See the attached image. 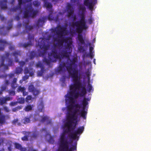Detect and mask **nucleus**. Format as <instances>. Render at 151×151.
Listing matches in <instances>:
<instances>
[{"label":"nucleus","mask_w":151,"mask_h":151,"mask_svg":"<svg viewBox=\"0 0 151 151\" xmlns=\"http://www.w3.org/2000/svg\"><path fill=\"white\" fill-rule=\"evenodd\" d=\"M76 83L70 86L69 92L65 96V102L69 104L67 106L68 112H71L75 107L74 99H77L79 96L83 97L87 93L85 86L80 85L78 81Z\"/></svg>","instance_id":"f257e3e1"},{"label":"nucleus","mask_w":151,"mask_h":151,"mask_svg":"<svg viewBox=\"0 0 151 151\" xmlns=\"http://www.w3.org/2000/svg\"><path fill=\"white\" fill-rule=\"evenodd\" d=\"M47 41L46 39L43 38H40L39 40L38 44L40 49L43 50V51L38 50L39 55L44 57L43 60V62L46 63V64L50 66L52 62H55L57 59H60V55L57 53V50L54 49L52 50L50 53V56H52L54 59H51L50 57H49V59L46 58L45 56L46 55L47 50L50 48V45L47 44Z\"/></svg>","instance_id":"f03ea898"},{"label":"nucleus","mask_w":151,"mask_h":151,"mask_svg":"<svg viewBox=\"0 0 151 151\" xmlns=\"http://www.w3.org/2000/svg\"><path fill=\"white\" fill-rule=\"evenodd\" d=\"M70 64L69 66L66 67V69L70 76L73 79V83H76L77 82H79L81 85L80 81V75L79 74L78 70V69L72 67V65H74L75 67L77 66V65L76 64L78 62V59L77 58L75 57L72 60H70Z\"/></svg>","instance_id":"7ed1b4c3"},{"label":"nucleus","mask_w":151,"mask_h":151,"mask_svg":"<svg viewBox=\"0 0 151 151\" xmlns=\"http://www.w3.org/2000/svg\"><path fill=\"white\" fill-rule=\"evenodd\" d=\"M81 16V19L80 20L73 22L71 25V26L73 28L76 27V32L79 34L81 33L83 30H86L88 28L85 21L84 13H82Z\"/></svg>","instance_id":"20e7f679"},{"label":"nucleus","mask_w":151,"mask_h":151,"mask_svg":"<svg viewBox=\"0 0 151 151\" xmlns=\"http://www.w3.org/2000/svg\"><path fill=\"white\" fill-rule=\"evenodd\" d=\"M38 13L37 10H34L32 6L31 3L27 4L24 8L23 17L25 18L35 17Z\"/></svg>","instance_id":"39448f33"},{"label":"nucleus","mask_w":151,"mask_h":151,"mask_svg":"<svg viewBox=\"0 0 151 151\" xmlns=\"http://www.w3.org/2000/svg\"><path fill=\"white\" fill-rule=\"evenodd\" d=\"M52 32L55 33L58 38L62 37L67 35L68 33L66 27H63L60 25H58L54 29H52Z\"/></svg>","instance_id":"423d86ee"},{"label":"nucleus","mask_w":151,"mask_h":151,"mask_svg":"<svg viewBox=\"0 0 151 151\" xmlns=\"http://www.w3.org/2000/svg\"><path fill=\"white\" fill-rule=\"evenodd\" d=\"M72 45H67L65 47V49L63 50L60 53L61 58H66L68 59H70V56L72 51Z\"/></svg>","instance_id":"0eeeda50"},{"label":"nucleus","mask_w":151,"mask_h":151,"mask_svg":"<svg viewBox=\"0 0 151 151\" xmlns=\"http://www.w3.org/2000/svg\"><path fill=\"white\" fill-rule=\"evenodd\" d=\"M82 104L83 106L80 111L79 114L84 119H86L88 111V108H86V106L88 104V102L84 98L82 101Z\"/></svg>","instance_id":"6e6552de"},{"label":"nucleus","mask_w":151,"mask_h":151,"mask_svg":"<svg viewBox=\"0 0 151 151\" xmlns=\"http://www.w3.org/2000/svg\"><path fill=\"white\" fill-rule=\"evenodd\" d=\"M8 45H9V48L10 50H15V47L12 42H8L5 40L0 39V51H3L5 47Z\"/></svg>","instance_id":"1a4fd4ad"},{"label":"nucleus","mask_w":151,"mask_h":151,"mask_svg":"<svg viewBox=\"0 0 151 151\" xmlns=\"http://www.w3.org/2000/svg\"><path fill=\"white\" fill-rule=\"evenodd\" d=\"M84 129V127L81 126L78 127L77 129L73 133H71L69 136L70 138L73 139H78L79 136L78 135H80L83 132Z\"/></svg>","instance_id":"9d476101"},{"label":"nucleus","mask_w":151,"mask_h":151,"mask_svg":"<svg viewBox=\"0 0 151 151\" xmlns=\"http://www.w3.org/2000/svg\"><path fill=\"white\" fill-rule=\"evenodd\" d=\"M9 56V53L7 52H6L5 56H2L1 57V60L0 61V71L2 70L4 71L5 70H8L9 68L8 66L4 64L5 59L8 58Z\"/></svg>","instance_id":"9b49d317"},{"label":"nucleus","mask_w":151,"mask_h":151,"mask_svg":"<svg viewBox=\"0 0 151 151\" xmlns=\"http://www.w3.org/2000/svg\"><path fill=\"white\" fill-rule=\"evenodd\" d=\"M60 39L55 40L58 42L59 46H62L64 42L67 44V45H72V41L71 38L70 37H66L64 38L62 37L59 38Z\"/></svg>","instance_id":"f8f14e48"},{"label":"nucleus","mask_w":151,"mask_h":151,"mask_svg":"<svg viewBox=\"0 0 151 151\" xmlns=\"http://www.w3.org/2000/svg\"><path fill=\"white\" fill-rule=\"evenodd\" d=\"M68 116H67V122L65 124V126L67 127V129L65 130L64 132L65 133H69L70 132L71 130H73L74 128V127H72V124L73 123L74 120L73 119L71 118L68 119Z\"/></svg>","instance_id":"ddd939ff"},{"label":"nucleus","mask_w":151,"mask_h":151,"mask_svg":"<svg viewBox=\"0 0 151 151\" xmlns=\"http://www.w3.org/2000/svg\"><path fill=\"white\" fill-rule=\"evenodd\" d=\"M27 39L29 40V42L27 43L23 44L22 43H19V47H22L26 48L27 47H29L33 45L32 42L34 41V38L33 36L31 35L29 33L27 37Z\"/></svg>","instance_id":"4468645a"},{"label":"nucleus","mask_w":151,"mask_h":151,"mask_svg":"<svg viewBox=\"0 0 151 151\" xmlns=\"http://www.w3.org/2000/svg\"><path fill=\"white\" fill-rule=\"evenodd\" d=\"M29 91L32 93L35 98L40 93V90L35 88L32 84H30L28 86Z\"/></svg>","instance_id":"2eb2a0df"},{"label":"nucleus","mask_w":151,"mask_h":151,"mask_svg":"<svg viewBox=\"0 0 151 151\" xmlns=\"http://www.w3.org/2000/svg\"><path fill=\"white\" fill-rule=\"evenodd\" d=\"M64 133L62 134L60 137L59 142V147H60L64 145L66 146V144L69 143L67 139L65 138V133L64 131Z\"/></svg>","instance_id":"dca6fc26"},{"label":"nucleus","mask_w":151,"mask_h":151,"mask_svg":"<svg viewBox=\"0 0 151 151\" xmlns=\"http://www.w3.org/2000/svg\"><path fill=\"white\" fill-rule=\"evenodd\" d=\"M79 111V109H75L73 111H71V112H68L67 116L68 119L71 118L73 119V120H76L77 119V116H76L77 112Z\"/></svg>","instance_id":"f3484780"},{"label":"nucleus","mask_w":151,"mask_h":151,"mask_svg":"<svg viewBox=\"0 0 151 151\" xmlns=\"http://www.w3.org/2000/svg\"><path fill=\"white\" fill-rule=\"evenodd\" d=\"M84 4L88 6L90 9L92 10L95 4H96V0L89 1V0H84Z\"/></svg>","instance_id":"a211bd4d"},{"label":"nucleus","mask_w":151,"mask_h":151,"mask_svg":"<svg viewBox=\"0 0 151 151\" xmlns=\"http://www.w3.org/2000/svg\"><path fill=\"white\" fill-rule=\"evenodd\" d=\"M12 55L14 57V61L16 62H18V56H21L22 55V52L20 50H15L12 53Z\"/></svg>","instance_id":"6ab92c4d"},{"label":"nucleus","mask_w":151,"mask_h":151,"mask_svg":"<svg viewBox=\"0 0 151 151\" xmlns=\"http://www.w3.org/2000/svg\"><path fill=\"white\" fill-rule=\"evenodd\" d=\"M12 97L7 96L1 98H0V105L2 106L4 104H7V101L12 100Z\"/></svg>","instance_id":"aec40b11"},{"label":"nucleus","mask_w":151,"mask_h":151,"mask_svg":"<svg viewBox=\"0 0 151 151\" xmlns=\"http://www.w3.org/2000/svg\"><path fill=\"white\" fill-rule=\"evenodd\" d=\"M66 9L68 13V16L70 17L74 14V9L71 4L69 3L67 4Z\"/></svg>","instance_id":"412c9836"},{"label":"nucleus","mask_w":151,"mask_h":151,"mask_svg":"<svg viewBox=\"0 0 151 151\" xmlns=\"http://www.w3.org/2000/svg\"><path fill=\"white\" fill-rule=\"evenodd\" d=\"M69 143L66 144V146L64 145L60 147H59V150L60 151H73L74 149L73 147H71L69 149Z\"/></svg>","instance_id":"4be33fe9"},{"label":"nucleus","mask_w":151,"mask_h":151,"mask_svg":"<svg viewBox=\"0 0 151 151\" xmlns=\"http://www.w3.org/2000/svg\"><path fill=\"white\" fill-rule=\"evenodd\" d=\"M36 66L37 68H41L40 71L39 72V75L42 76L44 71V66L42 63L41 61H39L36 64Z\"/></svg>","instance_id":"5701e85b"},{"label":"nucleus","mask_w":151,"mask_h":151,"mask_svg":"<svg viewBox=\"0 0 151 151\" xmlns=\"http://www.w3.org/2000/svg\"><path fill=\"white\" fill-rule=\"evenodd\" d=\"M24 73L25 74H29V76H32L34 75V72L32 68H28L25 67L24 69Z\"/></svg>","instance_id":"b1692460"},{"label":"nucleus","mask_w":151,"mask_h":151,"mask_svg":"<svg viewBox=\"0 0 151 151\" xmlns=\"http://www.w3.org/2000/svg\"><path fill=\"white\" fill-rule=\"evenodd\" d=\"M46 20V18L44 17H42L41 18L39 19L37 23V25L39 27H42L43 26V24L45 22Z\"/></svg>","instance_id":"393cba45"},{"label":"nucleus","mask_w":151,"mask_h":151,"mask_svg":"<svg viewBox=\"0 0 151 151\" xmlns=\"http://www.w3.org/2000/svg\"><path fill=\"white\" fill-rule=\"evenodd\" d=\"M9 82L8 80H6L4 82V84L1 87V91H5L7 88V86L9 84Z\"/></svg>","instance_id":"a878e982"},{"label":"nucleus","mask_w":151,"mask_h":151,"mask_svg":"<svg viewBox=\"0 0 151 151\" xmlns=\"http://www.w3.org/2000/svg\"><path fill=\"white\" fill-rule=\"evenodd\" d=\"M7 0H2L0 1V6L2 9H5L7 8Z\"/></svg>","instance_id":"bb28decb"},{"label":"nucleus","mask_w":151,"mask_h":151,"mask_svg":"<svg viewBox=\"0 0 151 151\" xmlns=\"http://www.w3.org/2000/svg\"><path fill=\"white\" fill-rule=\"evenodd\" d=\"M23 134L25 135L23 137H22V140L24 141H27L28 140V137L29 135L30 134L31 132H24Z\"/></svg>","instance_id":"cd10ccee"},{"label":"nucleus","mask_w":151,"mask_h":151,"mask_svg":"<svg viewBox=\"0 0 151 151\" xmlns=\"http://www.w3.org/2000/svg\"><path fill=\"white\" fill-rule=\"evenodd\" d=\"M66 67V64L65 63H63L60 64L59 66L57 69L58 71V72H60L64 71L65 69L64 68Z\"/></svg>","instance_id":"c85d7f7f"},{"label":"nucleus","mask_w":151,"mask_h":151,"mask_svg":"<svg viewBox=\"0 0 151 151\" xmlns=\"http://www.w3.org/2000/svg\"><path fill=\"white\" fill-rule=\"evenodd\" d=\"M44 5L46 7L47 9L49 12H53L52 9V6L51 3L49 2H45V4H44Z\"/></svg>","instance_id":"c756f323"},{"label":"nucleus","mask_w":151,"mask_h":151,"mask_svg":"<svg viewBox=\"0 0 151 151\" xmlns=\"http://www.w3.org/2000/svg\"><path fill=\"white\" fill-rule=\"evenodd\" d=\"M17 78H14L12 82L11 83V86L12 89L15 90V88L17 86V84L16 83L17 82Z\"/></svg>","instance_id":"7c9ffc66"},{"label":"nucleus","mask_w":151,"mask_h":151,"mask_svg":"<svg viewBox=\"0 0 151 151\" xmlns=\"http://www.w3.org/2000/svg\"><path fill=\"white\" fill-rule=\"evenodd\" d=\"M15 147L16 149L20 150L21 151H26V148L23 147L21 145L18 143H16L15 144Z\"/></svg>","instance_id":"2f4dec72"},{"label":"nucleus","mask_w":151,"mask_h":151,"mask_svg":"<svg viewBox=\"0 0 151 151\" xmlns=\"http://www.w3.org/2000/svg\"><path fill=\"white\" fill-rule=\"evenodd\" d=\"M39 135V132L37 131H34L32 134L30 136L32 140L36 139L38 137Z\"/></svg>","instance_id":"473e14b6"},{"label":"nucleus","mask_w":151,"mask_h":151,"mask_svg":"<svg viewBox=\"0 0 151 151\" xmlns=\"http://www.w3.org/2000/svg\"><path fill=\"white\" fill-rule=\"evenodd\" d=\"M5 26L0 27V34L1 35H5L7 34V32L5 30Z\"/></svg>","instance_id":"72a5a7b5"},{"label":"nucleus","mask_w":151,"mask_h":151,"mask_svg":"<svg viewBox=\"0 0 151 151\" xmlns=\"http://www.w3.org/2000/svg\"><path fill=\"white\" fill-rule=\"evenodd\" d=\"M78 39L79 41L82 45H85V42L84 40L83 39L82 34H79L78 35Z\"/></svg>","instance_id":"f704fd0d"},{"label":"nucleus","mask_w":151,"mask_h":151,"mask_svg":"<svg viewBox=\"0 0 151 151\" xmlns=\"http://www.w3.org/2000/svg\"><path fill=\"white\" fill-rule=\"evenodd\" d=\"M34 106L33 105H28L26 106L24 109V110L26 111H29L31 110Z\"/></svg>","instance_id":"c9c22d12"},{"label":"nucleus","mask_w":151,"mask_h":151,"mask_svg":"<svg viewBox=\"0 0 151 151\" xmlns=\"http://www.w3.org/2000/svg\"><path fill=\"white\" fill-rule=\"evenodd\" d=\"M34 99L33 98H32L31 95H28L26 98V101L28 103L32 102Z\"/></svg>","instance_id":"e433bc0d"},{"label":"nucleus","mask_w":151,"mask_h":151,"mask_svg":"<svg viewBox=\"0 0 151 151\" xmlns=\"http://www.w3.org/2000/svg\"><path fill=\"white\" fill-rule=\"evenodd\" d=\"M44 108V104L42 102H41L38 106V109L39 111L42 112Z\"/></svg>","instance_id":"4c0bfd02"},{"label":"nucleus","mask_w":151,"mask_h":151,"mask_svg":"<svg viewBox=\"0 0 151 151\" xmlns=\"http://www.w3.org/2000/svg\"><path fill=\"white\" fill-rule=\"evenodd\" d=\"M22 70L23 69L22 67H18L16 68L15 73L16 74H19L22 73Z\"/></svg>","instance_id":"58836bf2"},{"label":"nucleus","mask_w":151,"mask_h":151,"mask_svg":"<svg viewBox=\"0 0 151 151\" xmlns=\"http://www.w3.org/2000/svg\"><path fill=\"white\" fill-rule=\"evenodd\" d=\"M25 28L27 33H28L29 31L33 29V27L32 26L28 25L27 24H26L25 25Z\"/></svg>","instance_id":"ea45409f"},{"label":"nucleus","mask_w":151,"mask_h":151,"mask_svg":"<svg viewBox=\"0 0 151 151\" xmlns=\"http://www.w3.org/2000/svg\"><path fill=\"white\" fill-rule=\"evenodd\" d=\"M7 76H8L9 78V79L12 78H13L14 79V78H15L14 73H10L8 75L6 74L5 76V77H6Z\"/></svg>","instance_id":"a19ab883"},{"label":"nucleus","mask_w":151,"mask_h":151,"mask_svg":"<svg viewBox=\"0 0 151 151\" xmlns=\"http://www.w3.org/2000/svg\"><path fill=\"white\" fill-rule=\"evenodd\" d=\"M36 53L34 51H31L29 54V58L30 59H32L36 55Z\"/></svg>","instance_id":"79ce46f5"},{"label":"nucleus","mask_w":151,"mask_h":151,"mask_svg":"<svg viewBox=\"0 0 151 151\" xmlns=\"http://www.w3.org/2000/svg\"><path fill=\"white\" fill-rule=\"evenodd\" d=\"M87 90L89 92H91L92 91H93V89L91 85L89 83H88V86L87 88Z\"/></svg>","instance_id":"37998d69"},{"label":"nucleus","mask_w":151,"mask_h":151,"mask_svg":"<svg viewBox=\"0 0 151 151\" xmlns=\"http://www.w3.org/2000/svg\"><path fill=\"white\" fill-rule=\"evenodd\" d=\"M50 14L47 17L48 19L50 21H52L54 20V17H53L52 14L53 12H49Z\"/></svg>","instance_id":"c03bdc74"},{"label":"nucleus","mask_w":151,"mask_h":151,"mask_svg":"<svg viewBox=\"0 0 151 151\" xmlns=\"http://www.w3.org/2000/svg\"><path fill=\"white\" fill-rule=\"evenodd\" d=\"M25 99L24 98H20L18 99L17 102L21 104H23L24 103Z\"/></svg>","instance_id":"a18cd8bd"},{"label":"nucleus","mask_w":151,"mask_h":151,"mask_svg":"<svg viewBox=\"0 0 151 151\" xmlns=\"http://www.w3.org/2000/svg\"><path fill=\"white\" fill-rule=\"evenodd\" d=\"M5 122V116L2 115L0 116V123L3 124Z\"/></svg>","instance_id":"49530a36"},{"label":"nucleus","mask_w":151,"mask_h":151,"mask_svg":"<svg viewBox=\"0 0 151 151\" xmlns=\"http://www.w3.org/2000/svg\"><path fill=\"white\" fill-rule=\"evenodd\" d=\"M8 58V65L9 66H11L14 63H13V60H12V59L11 58ZM8 59V58H7ZM5 59H7V58H6Z\"/></svg>","instance_id":"de8ad7c7"},{"label":"nucleus","mask_w":151,"mask_h":151,"mask_svg":"<svg viewBox=\"0 0 151 151\" xmlns=\"http://www.w3.org/2000/svg\"><path fill=\"white\" fill-rule=\"evenodd\" d=\"M22 106H18L12 109V111L13 112H16L18 110L22 109Z\"/></svg>","instance_id":"09e8293b"},{"label":"nucleus","mask_w":151,"mask_h":151,"mask_svg":"<svg viewBox=\"0 0 151 151\" xmlns=\"http://www.w3.org/2000/svg\"><path fill=\"white\" fill-rule=\"evenodd\" d=\"M23 120H24V124H27L29 123L30 122V119L29 118L25 117Z\"/></svg>","instance_id":"8fccbe9b"},{"label":"nucleus","mask_w":151,"mask_h":151,"mask_svg":"<svg viewBox=\"0 0 151 151\" xmlns=\"http://www.w3.org/2000/svg\"><path fill=\"white\" fill-rule=\"evenodd\" d=\"M33 4L34 6L38 7L40 5V4L38 1H34L33 2Z\"/></svg>","instance_id":"3c124183"},{"label":"nucleus","mask_w":151,"mask_h":151,"mask_svg":"<svg viewBox=\"0 0 151 151\" xmlns=\"http://www.w3.org/2000/svg\"><path fill=\"white\" fill-rule=\"evenodd\" d=\"M24 90H26V88L24 87H22L21 86H19L18 87V91L19 92L20 91L22 92Z\"/></svg>","instance_id":"603ef678"},{"label":"nucleus","mask_w":151,"mask_h":151,"mask_svg":"<svg viewBox=\"0 0 151 151\" xmlns=\"http://www.w3.org/2000/svg\"><path fill=\"white\" fill-rule=\"evenodd\" d=\"M83 55L84 56L86 57H90L91 59L93 58V56L92 52H89V54H86V55L84 54Z\"/></svg>","instance_id":"864d4df0"},{"label":"nucleus","mask_w":151,"mask_h":151,"mask_svg":"<svg viewBox=\"0 0 151 151\" xmlns=\"http://www.w3.org/2000/svg\"><path fill=\"white\" fill-rule=\"evenodd\" d=\"M18 63L19 65H20V67H22V68L23 67V66H24L25 64V61H19L18 60Z\"/></svg>","instance_id":"5fc2aeb1"},{"label":"nucleus","mask_w":151,"mask_h":151,"mask_svg":"<svg viewBox=\"0 0 151 151\" xmlns=\"http://www.w3.org/2000/svg\"><path fill=\"white\" fill-rule=\"evenodd\" d=\"M48 118L47 116H44L42 117V119L40 122H43L45 121L46 120L48 119Z\"/></svg>","instance_id":"6e6d98bb"},{"label":"nucleus","mask_w":151,"mask_h":151,"mask_svg":"<svg viewBox=\"0 0 151 151\" xmlns=\"http://www.w3.org/2000/svg\"><path fill=\"white\" fill-rule=\"evenodd\" d=\"M93 20V18L91 17L88 20L89 24H91Z\"/></svg>","instance_id":"4d7b16f0"},{"label":"nucleus","mask_w":151,"mask_h":151,"mask_svg":"<svg viewBox=\"0 0 151 151\" xmlns=\"http://www.w3.org/2000/svg\"><path fill=\"white\" fill-rule=\"evenodd\" d=\"M78 50L81 52H83L85 51V49L84 47L82 46H80L78 47Z\"/></svg>","instance_id":"13d9d810"},{"label":"nucleus","mask_w":151,"mask_h":151,"mask_svg":"<svg viewBox=\"0 0 151 151\" xmlns=\"http://www.w3.org/2000/svg\"><path fill=\"white\" fill-rule=\"evenodd\" d=\"M66 79V77L65 76H62V77L60 78V81H62L63 83H64Z\"/></svg>","instance_id":"bf43d9fd"},{"label":"nucleus","mask_w":151,"mask_h":151,"mask_svg":"<svg viewBox=\"0 0 151 151\" xmlns=\"http://www.w3.org/2000/svg\"><path fill=\"white\" fill-rule=\"evenodd\" d=\"M17 103V102L12 101L10 103L9 105L11 106H14L16 105Z\"/></svg>","instance_id":"052dcab7"},{"label":"nucleus","mask_w":151,"mask_h":151,"mask_svg":"<svg viewBox=\"0 0 151 151\" xmlns=\"http://www.w3.org/2000/svg\"><path fill=\"white\" fill-rule=\"evenodd\" d=\"M9 95L12 96H14L15 94V91L13 90L9 91Z\"/></svg>","instance_id":"680f3d73"},{"label":"nucleus","mask_w":151,"mask_h":151,"mask_svg":"<svg viewBox=\"0 0 151 151\" xmlns=\"http://www.w3.org/2000/svg\"><path fill=\"white\" fill-rule=\"evenodd\" d=\"M29 76L25 75L23 77L22 79L23 81H25L27 79L29 78Z\"/></svg>","instance_id":"e2e57ef3"},{"label":"nucleus","mask_w":151,"mask_h":151,"mask_svg":"<svg viewBox=\"0 0 151 151\" xmlns=\"http://www.w3.org/2000/svg\"><path fill=\"white\" fill-rule=\"evenodd\" d=\"M80 10H81L82 12H84L86 10V8L84 6H81L80 8Z\"/></svg>","instance_id":"0e129e2a"},{"label":"nucleus","mask_w":151,"mask_h":151,"mask_svg":"<svg viewBox=\"0 0 151 151\" xmlns=\"http://www.w3.org/2000/svg\"><path fill=\"white\" fill-rule=\"evenodd\" d=\"M12 27V24H10L9 25L8 27H7L6 28L7 29V30H9Z\"/></svg>","instance_id":"69168bd1"},{"label":"nucleus","mask_w":151,"mask_h":151,"mask_svg":"<svg viewBox=\"0 0 151 151\" xmlns=\"http://www.w3.org/2000/svg\"><path fill=\"white\" fill-rule=\"evenodd\" d=\"M4 109L6 112H9V109L6 106H4Z\"/></svg>","instance_id":"338daca9"},{"label":"nucleus","mask_w":151,"mask_h":151,"mask_svg":"<svg viewBox=\"0 0 151 151\" xmlns=\"http://www.w3.org/2000/svg\"><path fill=\"white\" fill-rule=\"evenodd\" d=\"M86 74L87 76H91V73L90 71H89V70H88V71L86 72Z\"/></svg>","instance_id":"774afa93"}]
</instances>
